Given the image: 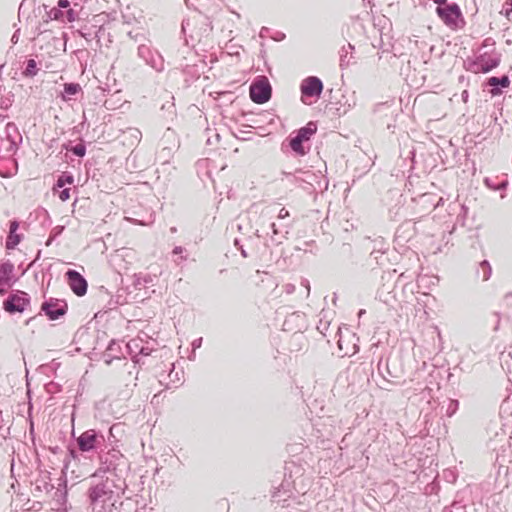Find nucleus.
Here are the masks:
<instances>
[{"label": "nucleus", "instance_id": "nucleus-51", "mask_svg": "<svg viewBox=\"0 0 512 512\" xmlns=\"http://www.w3.org/2000/svg\"><path fill=\"white\" fill-rule=\"evenodd\" d=\"M152 349L145 346L143 343L140 346V349L138 350V358L140 356H149L151 355Z\"/></svg>", "mask_w": 512, "mask_h": 512}, {"label": "nucleus", "instance_id": "nucleus-39", "mask_svg": "<svg viewBox=\"0 0 512 512\" xmlns=\"http://www.w3.org/2000/svg\"><path fill=\"white\" fill-rule=\"evenodd\" d=\"M459 409V401L457 399H448L445 415L452 417L456 414Z\"/></svg>", "mask_w": 512, "mask_h": 512}, {"label": "nucleus", "instance_id": "nucleus-14", "mask_svg": "<svg viewBox=\"0 0 512 512\" xmlns=\"http://www.w3.org/2000/svg\"><path fill=\"white\" fill-rule=\"evenodd\" d=\"M68 462L65 461L64 469L61 477L58 479V487L54 492L53 500L56 502L58 507L57 512H68V482L66 476V469Z\"/></svg>", "mask_w": 512, "mask_h": 512}, {"label": "nucleus", "instance_id": "nucleus-46", "mask_svg": "<svg viewBox=\"0 0 512 512\" xmlns=\"http://www.w3.org/2000/svg\"><path fill=\"white\" fill-rule=\"evenodd\" d=\"M185 252H186V249L182 246H175L172 250V254L174 256H179L181 261L186 260V258H187V255L185 254Z\"/></svg>", "mask_w": 512, "mask_h": 512}, {"label": "nucleus", "instance_id": "nucleus-50", "mask_svg": "<svg viewBox=\"0 0 512 512\" xmlns=\"http://www.w3.org/2000/svg\"><path fill=\"white\" fill-rule=\"evenodd\" d=\"M102 359L106 365H111L113 360H115V357H112V353L109 350H105V352L102 355Z\"/></svg>", "mask_w": 512, "mask_h": 512}, {"label": "nucleus", "instance_id": "nucleus-38", "mask_svg": "<svg viewBox=\"0 0 512 512\" xmlns=\"http://www.w3.org/2000/svg\"><path fill=\"white\" fill-rule=\"evenodd\" d=\"M413 225L410 222H405L401 224L395 233V238L397 241H400L401 239L406 241V237L402 235V233L408 232L410 229H413Z\"/></svg>", "mask_w": 512, "mask_h": 512}, {"label": "nucleus", "instance_id": "nucleus-52", "mask_svg": "<svg viewBox=\"0 0 512 512\" xmlns=\"http://www.w3.org/2000/svg\"><path fill=\"white\" fill-rule=\"evenodd\" d=\"M453 512H466V507L461 502L452 503Z\"/></svg>", "mask_w": 512, "mask_h": 512}, {"label": "nucleus", "instance_id": "nucleus-12", "mask_svg": "<svg viewBox=\"0 0 512 512\" xmlns=\"http://www.w3.org/2000/svg\"><path fill=\"white\" fill-rule=\"evenodd\" d=\"M282 175L294 185L300 186L301 184H308L309 187H303V190L311 193L315 190L313 182L318 179V176L311 170L296 169L295 172H282Z\"/></svg>", "mask_w": 512, "mask_h": 512}, {"label": "nucleus", "instance_id": "nucleus-16", "mask_svg": "<svg viewBox=\"0 0 512 512\" xmlns=\"http://www.w3.org/2000/svg\"><path fill=\"white\" fill-rule=\"evenodd\" d=\"M65 278L71 291L78 297H82L87 293L88 282L85 277L74 269H68L65 272Z\"/></svg>", "mask_w": 512, "mask_h": 512}, {"label": "nucleus", "instance_id": "nucleus-30", "mask_svg": "<svg viewBox=\"0 0 512 512\" xmlns=\"http://www.w3.org/2000/svg\"><path fill=\"white\" fill-rule=\"evenodd\" d=\"M57 6L64 10L67 22L72 23L77 19V12L71 8L69 0H58Z\"/></svg>", "mask_w": 512, "mask_h": 512}, {"label": "nucleus", "instance_id": "nucleus-3", "mask_svg": "<svg viewBox=\"0 0 512 512\" xmlns=\"http://www.w3.org/2000/svg\"><path fill=\"white\" fill-rule=\"evenodd\" d=\"M318 125L316 121H309L306 125L292 131L281 144V151L294 157H303L311 149L310 140L316 134Z\"/></svg>", "mask_w": 512, "mask_h": 512}, {"label": "nucleus", "instance_id": "nucleus-34", "mask_svg": "<svg viewBox=\"0 0 512 512\" xmlns=\"http://www.w3.org/2000/svg\"><path fill=\"white\" fill-rule=\"evenodd\" d=\"M107 350H109L112 353V357H115L116 359L124 358L122 341L111 339L107 346Z\"/></svg>", "mask_w": 512, "mask_h": 512}, {"label": "nucleus", "instance_id": "nucleus-24", "mask_svg": "<svg viewBox=\"0 0 512 512\" xmlns=\"http://www.w3.org/2000/svg\"><path fill=\"white\" fill-rule=\"evenodd\" d=\"M95 24L92 25H84L82 26L77 32L79 36L84 38L87 42H91L95 40V38L98 36L96 33H94V29L97 27V24L100 23L103 20V17L101 15H97L94 18Z\"/></svg>", "mask_w": 512, "mask_h": 512}, {"label": "nucleus", "instance_id": "nucleus-7", "mask_svg": "<svg viewBox=\"0 0 512 512\" xmlns=\"http://www.w3.org/2000/svg\"><path fill=\"white\" fill-rule=\"evenodd\" d=\"M249 97L255 104H265L272 97V86L264 75L256 76L249 86Z\"/></svg>", "mask_w": 512, "mask_h": 512}, {"label": "nucleus", "instance_id": "nucleus-47", "mask_svg": "<svg viewBox=\"0 0 512 512\" xmlns=\"http://www.w3.org/2000/svg\"><path fill=\"white\" fill-rule=\"evenodd\" d=\"M94 33H96L97 35H99V36H97V37L95 38V40H96V44H97L99 47H101V43H100V41H101V38H102V37L104 36V34H105V28H104V26H103L102 24H101V25H98V24H97V27L94 29Z\"/></svg>", "mask_w": 512, "mask_h": 512}, {"label": "nucleus", "instance_id": "nucleus-9", "mask_svg": "<svg viewBox=\"0 0 512 512\" xmlns=\"http://www.w3.org/2000/svg\"><path fill=\"white\" fill-rule=\"evenodd\" d=\"M30 295L22 290H13L3 302V309L11 315L23 313L30 305Z\"/></svg>", "mask_w": 512, "mask_h": 512}, {"label": "nucleus", "instance_id": "nucleus-61", "mask_svg": "<svg viewBox=\"0 0 512 512\" xmlns=\"http://www.w3.org/2000/svg\"><path fill=\"white\" fill-rule=\"evenodd\" d=\"M270 228H271V230H272V232H273V235H275V236H277V235H279L280 233H282V231H281V230H279V229L277 228V226H276V224H275L274 222H272V223L270 224Z\"/></svg>", "mask_w": 512, "mask_h": 512}, {"label": "nucleus", "instance_id": "nucleus-56", "mask_svg": "<svg viewBox=\"0 0 512 512\" xmlns=\"http://www.w3.org/2000/svg\"><path fill=\"white\" fill-rule=\"evenodd\" d=\"M289 215H290L289 211L283 207L280 209V211L278 213V218L285 219V218L289 217Z\"/></svg>", "mask_w": 512, "mask_h": 512}, {"label": "nucleus", "instance_id": "nucleus-54", "mask_svg": "<svg viewBox=\"0 0 512 512\" xmlns=\"http://www.w3.org/2000/svg\"><path fill=\"white\" fill-rule=\"evenodd\" d=\"M495 45V41L492 38H486L481 45V49L487 48V47H493Z\"/></svg>", "mask_w": 512, "mask_h": 512}, {"label": "nucleus", "instance_id": "nucleus-33", "mask_svg": "<svg viewBox=\"0 0 512 512\" xmlns=\"http://www.w3.org/2000/svg\"><path fill=\"white\" fill-rule=\"evenodd\" d=\"M355 47L351 43H348L347 46H343L341 50L339 51V57H340V68L343 70L350 64V58H352V55L348 57L349 53H352L354 51Z\"/></svg>", "mask_w": 512, "mask_h": 512}, {"label": "nucleus", "instance_id": "nucleus-28", "mask_svg": "<svg viewBox=\"0 0 512 512\" xmlns=\"http://www.w3.org/2000/svg\"><path fill=\"white\" fill-rule=\"evenodd\" d=\"M62 149L72 152L78 158H83L86 155V142L82 139L76 146H71V142L64 143Z\"/></svg>", "mask_w": 512, "mask_h": 512}, {"label": "nucleus", "instance_id": "nucleus-37", "mask_svg": "<svg viewBox=\"0 0 512 512\" xmlns=\"http://www.w3.org/2000/svg\"><path fill=\"white\" fill-rule=\"evenodd\" d=\"M377 371H378V374L383 378V380L385 382H387L388 384H390V381L388 380V376L393 377V374L389 370L387 361L385 363H383V359L380 358V360L378 361V364H377Z\"/></svg>", "mask_w": 512, "mask_h": 512}, {"label": "nucleus", "instance_id": "nucleus-42", "mask_svg": "<svg viewBox=\"0 0 512 512\" xmlns=\"http://www.w3.org/2000/svg\"><path fill=\"white\" fill-rule=\"evenodd\" d=\"M70 190L71 189L69 187H63L57 189V192H53V194L57 195L62 202H65L70 198Z\"/></svg>", "mask_w": 512, "mask_h": 512}, {"label": "nucleus", "instance_id": "nucleus-19", "mask_svg": "<svg viewBox=\"0 0 512 512\" xmlns=\"http://www.w3.org/2000/svg\"><path fill=\"white\" fill-rule=\"evenodd\" d=\"M19 229V221L17 219H12L9 221V233L5 240V249L7 251L14 250L20 242L23 240L24 236L21 233H18Z\"/></svg>", "mask_w": 512, "mask_h": 512}, {"label": "nucleus", "instance_id": "nucleus-5", "mask_svg": "<svg viewBox=\"0 0 512 512\" xmlns=\"http://www.w3.org/2000/svg\"><path fill=\"white\" fill-rule=\"evenodd\" d=\"M501 62V54L492 48L486 50L475 57H468L465 62V68L472 73H489L497 68Z\"/></svg>", "mask_w": 512, "mask_h": 512}, {"label": "nucleus", "instance_id": "nucleus-59", "mask_svg": "<svg viewBox=\"0 0 512 512\" xmlns=\"http://www.w3.org/2000/svg\"><path fill=\"white\" fill-rule=\"evenodd\" d=\"M19 35H20V29H17V30L13 33V35H12V37H11V42H12V44H16V43L18 42V40H19Z\"/></svg>", "mask_w": 512, "mask_h": 512}, {"label": "nucleus", "instance_id": "nucleus-13", "mask_svg": "<svg viewBox=\"0 0 512 512\" xmlns=\"http://www.w3.org/2000/svg\"><path fill=\"white\" fill-rule=\"evenodd\" d=\"M137 52L138 56L156 72H162L165 69L163 56L151 46L140 44Z\"/></svg>", "mask_w": 512, "mask_h": 512}, {"label": "nucleus", "instance_id": "nucleus-43", "mask_svg": "<svg viewBox=\"0 0 512 512\" xmlns=\"http://www.w3.org/2000/svg\"><path fill=\"white\" fill-rule=\"evenodd\" d=\"M67 453H68V456H69L70 458L74 459V460L79 459V456H80V455H82V454L80 453V450H79V448H78V445H77V444H75V445H73V444L68 445V447H67Z\"/></svg>", "mask_w": 512, "mask_h": 512}, {"label": "nucleus", "instance_id": "nucleus-23", "mask_svg": "<svg viewBox=\"0 0 512 512\" xmlns=\"http://www.w3.org/2000/svg\"><path fill=\"white\" fill-rule=\"evenodd\" d=\"M44 10L45 15L42 16L43 22L48 23L51 20H58L61 22H67L64 10H61L58 6L49 9L48 5L43 4L38 7V15H41V10Z\"/></svg>", "mask_w": 512, "mask_h": 512}, {"label": "nucleus", "instance_id": "nucleus-44", "mask_svg": "<svg viewBox=\"0 0 512 512\" xmlns=\"http://www.w3.org/2000/svg\"><path fill=\"white\" fill-rule=\"evenodd\" d=\"M459 207H460V213L457 216V222L464 225L469 208L465 204H460Z\"/></svg>", "mask_w": 512, "mask_h": 512}, {"label": "nucleus", "instance_id": "nucleus-53", "mask_svg": "<svg viewBox=\"0 0 512 512\" xmlns=\"http://www.w3.org/2000/svg\"><path fill=\"white\" fill-rule=\"evenodd\" d=\"M12 104V101L9 98H1L0 108L3 110H7Z\"/></svg>", "mask_w": 512, "mask_h": 512}, {"label": "nucleus", "instance_id": "nucleus-26", "mask_svg": "<svg viewBox=\"0 0 512 512\" xmlns=\"http://www.w3.org/2000/svg\"><path fill=\"white\" fill-rule=\"evenodd\" d=\"M143 340L140 338L131 339L125 344L127 354L131 357L135 364H138L140 358H138V350L140 349Z\"/></svg>", "mask_w": 512, "mask_h": 512}, {"label": "nucleus", "instance_id": "nucleus-11", "mask_svg": "<svg viewBox=\"0 0 512 512\" xmlns=\"http://www.w3.org/2000/svg\"><path fill=\"white\" fill-rule=\"evenodd\" d=\"M272 498L277 502H285L293 496L294 481L292 480L291 470L286 465L284 467V474L281 483L278 486H274Z\"/></svg>", "mask_w": 512, "mask_h": 512}, {"label": "nucleus", "instance_id": "nucleus-41", "mask_svg": "<svg viewBox=\"0 0 512 512\" xmlns=\"http://www.w3.org/2000/svg\"><path fill=\"white\" fill-rule=\"evenodd\" d=\"M62 231H63V227H61V226L54 227L52 229V231L50 232L48 239L45 242V245L50 246L53 243V241L62 233Z\"/></svg>", "mask_w": 512, "mask_h": 512}, {"label": "nucleus", "instance_id": "nucleus-31", "mask_svg": "<svg viewBox=\"0 0 512 512\" xmlns=\"http://www.w3.org/2000/svg\"><path fill=\"white\" fill-rule=\"evenodd\" d=\"M492 274V268L488 260H482L478 263V267L476 269V276L478 278L481 277L482 281H487Z\"/></svg>", "mask_w": 512, "mask_h": 512}, {"label": "nucleus", "instance_id": "nucleus-15", "mask_svg": "<svg viewBox=\"0 0 512 512\" xmlns=\"http://www.w3.org/2000/svg\"><path fill=\"white\" fill-rule=\"evenodd\" d=\"M15 266L11 260L0 262V295H4L13 287L18 278L14 274Z\"/></svg>", "mask_w": 512, "mask_h": 512}, {"label": "nucleus", "instance_id": "nucleus-60", "mask_svg": "<svg viewBox=\"0 0 512 512\" xmlns=\"http://www.w3.org/2000/svg\"><path fill=\"white\" fill-rule=\"evenodd\" d=\"M285 34L283 32H276L275 36L273 37V39L277 42H280L282 40L285 39Z\"/></svg>", "mask_w": 512, "mask_h": 512}, {"label": "nucleus", "instance_id": "nucleus-35", "mask_svg": "<svg viewBox=\"0 0 512 512\" xmlns=\"http://www.w3.org/2000/svg\"><path fill=\"white\" fill-rule=\"evenodd\" d=\"M420 200L425 204L431 205L433 209H436L437 207L442 206L444 204L443 197H438L430 193L421 195Z\"/></svg>", "mask_w": 512, "mask_h": 512}, {"label": "nucleus", "instance_id": "nucleus-20", "mask_svg": "<svg viewBox=\"0 0 512 512\" xmlns=\"http://www.w3.org/2000/svg\"><path fill=\"white\" fill-rule=\"evenodd\" d=\"M99 298L103 301L106 298L108 299L107 304L104 306L106 311L114 310L118 306L126 303V297L124 295L117 294L113 296L104 286L99 288Z\"/></svg>", "mask_w": 512, "mask_h": 512}, {"label": "nucleus", "instance_id": "nucleus-57", "mask_svg": "<svg viewBox=\"0 0 512 512\" xmlns=\"http://www.w3.org/2000/svg\"><path fill=\"white\" fill-rule=\"evenodd\" d=\"M202 341H203V338H202V337H199V338H197V339H194V340H193V342H192V344H191V345H192L193 350H196V349L200 348V347H201V345H202Z\"/></svg>", "mask_w": 512, "mask_h": 512}, {"label": "nucleus", "instance_id": "nucleus-29", "mask_svg": "<svg viewBox=\"0 0 512 512\" xmlns=\"http://www.w3.org/2000/svg\"><path fill=\"white\" fill-rule=\"evenodd\" d=\"M190 20L189 19H183L181 23V33L183 35L184 44L187 47L193 48L196 43V38L192 34H188V29L190 28Z\"/></svg>", "mask_w": 512, "mask_h": 512}, {"label": "nucleus", "instance_id": "nucleus-17", "mask_svg": "<svg viewBox=\"0 0 512 512\" xmlns=\"http://www.w3.org/2000/svg\"><path fill=\"white\" fill-rule=\"evenodd\" d=\"M483 184L486 188H488L491 191H499L501 193V199L506 197V189L509 185L508 177L506 174L485 177L483 179Z\"/></svg>", "mask_w": 512, "mask_h": 512}, {"label": "nucleus", "instance_id": "nucleus-10", "mask_svg": "<svg viewBox=\"0 0 512 512\" xmlns=\"http://www.w3.org/2000/svg\"><path fill=\"white\" fill-rule=\"evenodd\" d=\"M41 311L48 320L56 321L67 313L68 304L64 299L50 297L43 301Z\"/></svg>", "mask_w": 512, "mask_h": 512}, {"label": "nucleus", "instance_id": "nucleus-22", "mask_svg": "<svg viewBox=\"0 0 512 512\" xmlns=\"http://www.w3.org/2000/svg\"><path fill=\"white\" fill-rule=\"evenodd\" d=\"M486 81L491 87L489 93L492 96H498L502 94L503 89L510 86V79L507 75H502L500 77L492 76L489 77Z\"/></svg>", "mask_w": 512, "mask_h": 512}, {"label": "nucleus", "instance_id": "nucleus-40", "mask_svg": "<svg viewBox=\"0 0 512 512\" xmlns=\"http://www.w3.org/2000/svg\"><path fill=\"white\" fill-rule=\"evenodd\" d=\"M500 13L504 15L509 22H512V0H506L504 2Z\"/></svg>", "mask_w": 512, "mask_h": 512}, {"label": "nucleus", "instance_id": "nucleus-8", "mask_svg": "<svg viewBox=\"0 0 512 512\" xmlns=\"http://www.w3.org/2000/svg\"><path fill=\"white\" fill-rule=\"evenodd\" d=\"M323 82L317 76H308L301 81V101L305 105H312L320 99L323 92Z\"/></svg>", "mask_w": 512, "mask_h": 512}, {"label": "nucleus", "instance_id": "nucleus-1", "mask_svg": "<svg viewBox=\"0 0 512 512\" xmlns=\"http://www.w3.org/2000/svg\"><path fill=\"white\" fill-rule=\"evenodd\" d=\"M88 488L84 494L90 512H120L118 500L125 494L127 485H121L110 478L88 477Z\"/></svg>", "mask_w": 512, "mask_h": 512}, {"label": "nucleus", "instance_id": "nucleus-58", "mask_svg": "<svg viewBox=\"0 0 512 512\" xmlns=\"http://www.w3.org/2000/svg\"><path fill=\"white\" fill-rule=\"evenodd\" d=\"M338 348L340 351H344V354L343 356H347V355H350V352L348 349L344 350V347H343V341H342V338L340 337V339L338 340Z\"/></svg>", "mask_w": 512, "mask_h": 512}, {"label": "nucleus", "instance_id": "nucleus-48", "mask_svg": "<svg viewBox=\"0 0 512 512\" xmlns=\"http://www.w3.org/2000/svg\"><path fill=\"white\" fill-rule=\"evenodd\" d=\"M234 246L240 252L242 257H244V258L248 257L247 251L244 249V246L242 245L241 241L238 238L234 239Z\"/></svg>", "mask_w": 512, "mask_h": 512}, {"label": "nucleus", "instance_id": "nucleus-45", "mask_svg": "<svg viewBox=\"0 0 512 512\" xmlns=\"http://www.w3.org/2000/svg\"><path fill=\"white\" fill-rule=\"evenodd\" d=\"M62 390V386L56 382H50L46 385V391L49 394H55Z\"/></svg>", "mask_w": 512, "mask_h": 512}, {"label": "nucleus", "instance_id": "nucleus-25", "mask_svg": "<svg viewBox=\"0 0 512 512\" xmlns=\"http://www.w3.org/2000/svg\"><path fill=\"white\" fill-rule=\"evenodd\" d=\"M82 92L81 85L77 82H66L63 84V90L60 93L62 101H69L74 96Z\"/></svg>", "mask_w": 512, "mask_h": 512}, {"label": "nucleus", "instance_id": "nucleus-6", "mask_svg": "<svg viewBox=\"0 0 512 512\" xmlns=\"http://www.w3.org/2000/svg\"><path fill=\"white\" fill-rule=\"evenodd\" d=\"M435 13L443 24L451 30L462 29L466 24L462 10L456 2L436 6Z\"/></svg>", "mask_w": 512, "mask_h": 512}, {"label": "nucleus", "instance_id": "nucleus-62", "mask_svg": "<svg viewBox=\"0 0 512 512\" xmlns=\"http://www.w3.org/2000/svg\"><path fill=\"white\" fill-rule=\"evenodd\" d=\"M43 489L47 492H50L54 489V485L49 482H44Z\"/></svg>", "mask_w": 512, "mask_h": 512}, {"label": "nucleus", "instance_id": "nucleus-36", "mask_svg": "<svg viewBox=\"0 0 512 512\" xmlns=\"http://www.w3.org/2000/svg\"><path fill=\"white\" fill-rule=\"evenodd\" d=\"M387 251L386 244L382 238L374 241V245L372 251L370 253L371 257H374L375 260H378V254H384Z\"/></svg>", "mask_w": 512, "mask_h": 512}, {"label": "nucleus", "instance_id": "nucleus-55", "mask_svg": "<svg viewBox=\"0 0 512 512\" xmlns=\"http://www.w3.org/2000/svg\"><path fill=\"white\" fill-rule=\"evenodd\" d=\"M386 108H389V106L387 105V103H378L377 105H375L374 107V112L375 113H379V112H382L384 109Z\"/></svg>", "mask_w": 512, "mask_h": 512}, {"label": "nucleus", "instance_id": "nucleus-2", "mask_svg": "<svg viewBox=\"0 0 512 512\" xmlns=\"http://www.w3.org/2000/svg\"><path fill=\"white\" fill-rule=\"evenodd\" d=\"M100 466L92 473L95 477L110 478L115 483L127 485L125 475L130 470V462L118 450H112L104 455H99Z\"/></svg>", "mask_w": 512, "mask_h": 512}, {"label": "nucleus", "instance_id": "nucleus-21", "mask_svg": "<svg viewBox=\"0 0 512 512\" xmlns=\"http://www.w3.org/2000/svg\"><path fill=\"white\" fill-rule=\"evenodd\" d=\"M305 326V314L302 312H293L286 317L283 323L285 331H300Z\"/></svg>", "mask_w": 512, "mask_h": 512}, {"label": "nucleus", "instance_id": "nucleus-32", "mask_svg": "<svg viewBox=\"0 0 512 512\" xmlns=\"http://www.w3.org/2000/svg\"><path fill=\"white\" fill-rule=\"evenodd\" d=\"M39 72L38 64L35 59H28L25 61V67L22 70L24 78H34Z\"/></svg>", "mask_w": 512, "mask_h": 512}, {"label": "nucleus", "instance_id": "nucleus-64", "mask_svg": "<svg viewBox=\"0 0 512 512\" xmlns=\"http://www.w3.org/2000/svg\"><path fill=\"white\" fill-rule=\"evenodd\" d=\"M442 512H453L452 504L450 506H445Z\"/></svg>", "mask_w": 512, "mask_h": 512}, {"label": "nucleus", "instance_id": "nucleus-49", "mask_svg": "<svg viewBox=\"0 0 512 512\" xmlns=\"http://www.w3.org/2000/svg\"><path fill=\"white\" fill-rule=\"evenodd\" d=\"M32 412H33V404L31 402V398H30L29 402H28V415H29V420H30V428H29L30 434L34 433V422H33V419H32Z\"/></svg>", "mask_w": 512, "mask_h": 512}, {"label": "nucleus", "instance_id": "nucleus-18", "mask_svg": "<svg viewBox=\"0 0 512 512\" xmlns=\"http://www.w3.org/2000/svg\"><path fill=\"white\" fill-rule=\"evenodd\" d=\"M5 138L9 143L8 152H16L19 145L22 143V135L20 134L17 125L14 122H8L5 126Z\"/></svg>", "mask_w": 512, "mask_h": 512}, {"label": "nucleus", "instance_id": "nucleus-4", "mask_svg": "<svg viewBox=\"0 0 512 512\" xmlns=\"http://www.w3.org/2000/svg\"><path fill=\"white\" fill-rule=\"evenodd\" d=\"M72 440L78 445L81 454L98 453L106 448V437L99 429H87L79 436H76L74 427L71 431Z\"/></svg>", "mask_w": 512, "mask_h": 512}, {"label": "nucleus", "instance_id": "nucleus-27", "mask_svg": "<svg viewBox=\"0 0 512 512\" xmlns=\"http://www.w3.org/2000/svg\"><path fill=\"white\" fill-rule=\"evenodd\" d=\"M74 183V176L69 171L61 172L60 175L57 176L56 182L53 185L52 191L57 192V189L63 188L66 185H72Z\"/></svg>", "mask_w": 512, "mask_h": 512}, {"label": "nucleus", "instance_id": "nucleus-63", "mask_svg": "<svg viewBox=\"0 0 512 512\" xmlns=\"http://www.w3.org/2000/svg\"><path fill=\"white\" fill-rule=\"evenodd\" d=\"M461 98L464 102H467L468 101V98H469V93L467 90H464L462 93H461Z\"/></svg>", "mask_w": 512, "mask_h": 512}]
</instances>
